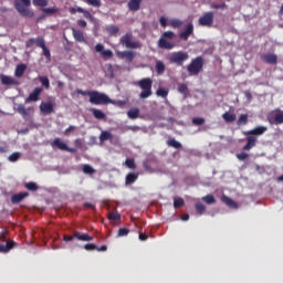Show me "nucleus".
Returning a JSON list of instances; mask_svg holds the SVG:
<instances>
[{"mask_svg": "<svg viewBox=\"0 0 283 283\" xmlns=\"http://www.w3.org/2000/svg\"><path fill=\"white\" fill-rule=\"evenodd\" d=\"M75 93L81 94V96H88L92 105H109V103H114L109 96L98 91H83L77 88Z\"/></svg>", "mask_w": 283, "mask_h": 283, "instance_id": "nucleus-1", "label": "nucleus"}, {"mask_svg": "<svg viewBox=\"0 0 283 283\" xmlns=\"http://www.w3.org/2000/svg\"><path fill=\"white\" fill-rule=\"evenodd\" d=\"M175 39L176 33L174 31H166L160 35L157 45L160 50H174L176 48Z\"/></svg>", "mask_w": 283, "mask_h": 283, "instance_id": "nucleus-2", "label": "nucleus"}, {"mask_svg": "<svg viewBox=\"0 0 283 283\" xmlns=\"http://www.w3.org/2000/svg\"><path fill=\"white\" fill-rule=\"evenodd\" d=\"M136 85L142 90L139 94V98H143V99L149 98V96L154 94V92L151 91V87L154 86V81L151 80V77H144L139 80L136 83Z\"/></svg>", "mask_w": 283, "mask_h": 283, "instance_id": "nucleus-3", "label": "nucleus"}, {"mask_svg": "<svg viewBox=\"0 0 283 283\" xmlns=\"http://www.w3.org/2000/svg\"><path fill=\"white\" fill-rule=\"evenodd\" d=\"M30 6H32V2L30 0H15L14 1V8L21 14V17H24L25 19H32L34 17V11L32 9H29Z\"/></svg>", "mask_w": 283, "mask_h": 283, "instance_id": "nucleus-4", "label": "nucleus"}, {"mask_svg": "<svg viewBox=\"0 0 283 283\" xmlns=\"http://www.w3.org/2000/svg\"><path fill=\"white\" fill-rule=\"evenodd\" d=\"M189 61V53L185 51H175L168 55V63L182 67Z\"/></svg>", "mask_w": 283, "mask_h": 283, "instance_id": "nucleus-5", "label": "nucleus"}, {"mask_svg": "<svg viewBox=\"0 0 283 283\" xmlns=\"http://www.w3.org/2000/svg\"><path fill=\"white\" fill-rule=\"evenodd\" d=\"M205 67V59L202 56H197L191 60L190 64L187 66V71L190 76H198L202 69Z\"/></svg>", "mask_w": 283, "mask_h": 283, "instance_id": "nucleus-6", "label": "nucleus"}, {"mask_svg": "<svg viewBox=\"0 0 283 283\" xmlns=\"http://www.w3.org/2000/svg\"><path fill=\"white\" fill-rule=\"evenodd\" d=\"M34 44L38 48H41V50L43 51V54H44L45 59H48V61H50V59H52V54L50 53L49 48L45 45V39H43V36H39L36 39L31 38L27 41V48H32Z\"/></svg>", "mask_w": 283, "mask_h": 283, "instance_id": "nucleus-7", "label": "nucleus"}, {"mask_svg": "<svg viewBox=\"0 0 283 283\" xmlns=\"http://www.w3.org/2000/svg\"><path fill=\"white\" fill-rule=\"evenodd\" d=\"M268 120L270 125H283V111L275 109L268 115Z\"/></svg>", "mask_w": 283, "mask_h": 283, "instance_id": "nucleus-8", "label": "nucleus"}, {"mask_svg": "<svg viewBox=\"0 0 283 283\" xmlns=\"http://www.w3.org/2000/svg\"><path fill=\"white\" fill-rule=\"evenodd\" d=\"M132 33H126L124 36H122V45H125V48H129L130 50H138V48H142L140 42L132 41Z\"/></svg>", "mask_w": 283, "mask_h": 283, "instance_id": "nucleus-9", "label": "nucleus"}, {"mask_svg": "<svg viewBox=\"0 0 283 283\" xmlns=\"http://www.w3.org/2000/svg\"><path fill=\"white\" fill-rule=\"evenodd\" d=\"M199 25L202 28H211L213 25V12L209 11L199 18Z\"/></svg>", "mask_w": 283, "mask_h": 283, "instance_id": "nucleus-10", "label": "nucleus"}, {"mask_svg": "<svg viewBox=\"0 0 283 283\" xmlns=\"http://www.w3.org/2000/svg\"><path fill=\"white\" fill-rule=\"evenodd\" d=\"M52 147H57L61 151H69L70 154H76V148H70L67 144L63 143L61 138H55L52 144Z\"/></svg>", "mask_w": 283, "mask_h": 283, "instance_id": "nucleus-11", "label": "nucleus"}, {"mask_svg": "<svg viewBox=\"0 0 283 283\" xmlns=\"http://www.w3.org/2000/svg\"><path fill=\"white\" fill-rule=\"evenodd\" d=\"M189 36H193V22L187 23L184 31L179 33V39H181V41H189Z\"/></svg>", "mask_w": 283, "mask_h": 283, "instance_id": "nucleus-12", "label": "nucleus"}, {"mask_svg": "<svg viewBox=\"0 0 283 283\" xmlns=\"http://www.w3.org/2000/svg\"><path fill=\"white\" fill-rule=\"evenodd\" d=\"M269 132V127L266 126H258L251 130L243 132L244 136H262Z\"/></svg>", "mask_w": 283, "mask_h": 283, "instance_id": "nucleus-13", "label": "nucleus"}, {"mask_svg": "<svg viewBox=\"0 0 283 283\" xmlns=\"http://www.w3.org/2000/svg\"><path fill=\"white\" fill-rule=\"evenodd\" d=\"M95 52H98L99 54H102L105 61L114 56V53L112 52V50H105V46L102 43H98L95 45Z\"/></svg>", "mask_w": 283, "mask_h": 283, "instance_id": "nucleus-14", "label": "nucleus"}, {"mask_svg": "<svg viewBox=\"0 0 283 283\" xmlns=\"http://www.w3.org/2000/svg\"><path fill=\"white\" fill-rule=\"evenodd\" d=\"M43 92V88L35 87L32 93L29 94V96L25 98V103H36L39 101V96H41V93Z\"/></svg>", "mask_w": 283, "mask_h": 283, "instance_id": "nucleus-15", "label": "nucleus"}, {"mask_svg": "<svg viewBox=\"0 0 283 283\" xmlns=\"http://www.w3.org/2000/svg\"><path fill=\"white\" fill-rule=\"evenodd\" d=\"M261 60L268 65H277V56L275 53H265L261 55Z\"/></svg>", "mask_w": 283, "mask_h": 283, "instance_id": "nucleus-16", "label": "nucleus"}, {"mask_svg": "<svg viewBox=\"0 0 283 283\" xmlns=\"http://www.w3.org/2000/svg\"><path fill=\"white\" fill-rule=\"evenodd\" d=\"M0 81L2 85H19V81H17V78L12 77V76H8V75H0Z\"/></svg>", "mask_w": 283, "mask_h": 283, "instance_id": "nucleus-17", "label": "nucleus"}, {"mask_svg": "<svg viewBox=\"0 0 283 283\" xmlns=\"http://www.w3.org/2000/svg\"><path fill=\"white\" fill-rule=\"evenodd\" d=\"M258 143V137L255 136H248L247 137V145L243 146V151H250V149H253Z\"/></svg>", "mask_w": 283, "mask_h": 283, "instance_id": "nucleus-18", "label": "nucleus"}, {"mask_svg": "<svg viewBox=\"0 0 283 283\" xmlns=\"http://www.w3.org/2000/svg\"><path fill=\"white\" fill-rule=\"evenodd\" d=\"M28 196H30L29 192L15 193L11 197V202H12V205H19V202H22L23 200H25V198H28Z\"/></svg>", "mask_w": 283, "mask_h": 283, "instance_id": "nucleus-19", "label": "nucleus"}, {"mask_svg": "<svg viewBox=\"0 0 283 283\" xmlns=\"http://www.w3.org/2000/svg\"><path fill=\"white\" fill-rule=\"evenodd\" d=\"M40 112L42 114H52V112H54V105L50 102H42L40 105Z\"/></svg>", "mask_w": 283, "mask_h": 283, "instance_id": "nucleus-20", "label": "nucleus"}, {"mask_svg": "<svg viewBox=\"0 0 283 283\" xmlns=\"http://www.w3.org/2000/svg\"><path fill=\"white\" fill-rule=\"evenodd\" d=\"M116 55L118 56V59H126L128 63H132V61H134V52L132 51H118Z\"/></svg>", "mask_w": 283, "mask_h": 283, "instance_id": "nucleus-21", "label": "nucleus"}, {"mask_svg": "<svg viewBox=\"0 0 283 283\" xmlns=\"http://www.w3.org/2000/svg\"><path fill=\"white\" fill-rule=\"evenodd\" d=\"M17 112L18 114H21L23 118H28L30 112H34V107L31 106L29 108H25V105L19 104L17 107Z\"/></svg>", "mask_w": 283, "mask_h": 283, "instance_id": "nucleus-22", "label": "nucleus"}, {"mask_svg": "<svg viewBox=\"0 0 283 283\" xmlns=\"http://www.w3.org/2000/svg\"><path fill=\"white\" fill-rule=\"evenodd\" d=\"M73 238H76L80 242H92V240H94V237L81 232H74Z\"/></svg>", "mask_w": 283, "mask_h": 283, "instance_id": "nucleus-23", "label": "nucleus"}, {"mask_svg": "<svg viewBox=\"0 0 283 283\" xmlns=\"http://www.w3.org/2000/svg\"><path fill=\"white\" fill-rule=\"evenodd\" d=\"M14 247H17V242L7 241V244H0V253H10Z\"/></svg>", "mask_w": 283, "mask_h": 283, "instance_id": "nucleus-24", "label": "nucleus"}, {"mask_svg": "<svg viewBox=\"0 0 283 283\" xmlns=\"http://www.w3.org/2000/svg\"><path fill=\"white\" fill-rule=\"evenodd\" d=\"M73 36L77 43H86L87 41L85 40V34H83V31L72 29Z\"/></svg>", "mask_w": 283, "mask_h": 283, "instance_id": "nucleus-25", "label": "nucleus"}, {"mask_svg": "<svg viewBox=\"0 0 283 283\" xmlns=\"http://www.w3.org/2000/svg\"><path fill=\"white\" fill-rule=\"evenodd\" d=\"M28 70V65L20 63L17 65L15 71H14V76L17 78H21V76H23V74H25V71Z\"/></svg>", "mask_w": 283, "mask_h": 283, "instance_id": "nucleus-26", "label": "nucleus"}, {"mask_svg": "<svg viewBox=\"0 0 283 283\" xmlns=\"http://www.w3.org/2000/svg\"><path fill=\"white\" fill-rule=\"evenodd\" d=\"M143 3V0H129L128 1V9L132 12H138L140 10V4Z\"/></svg>", "mask_w": 283, "mask_h": 283, "instance_id": "nucleus-27", "label": "nucleus"}, {"mask_svg": "<svg viewBox=\"0 0 283 283\" xmlns=\"http://www.w3.org/2000/svg\"><path fill=\"white\" fill-rule=\"evenodd\" d=\"M221 201L227 205V207H230V209H238V202H235L233 199L227 197L226 195H223L221 197Z\"/></svg>", "mask_w": 283, "mask_h": 283, "instance_id": "nucleus-28", "label": "nucleus"}, {"mask_svg": "<svg viewBox=\"0 0 283 283\" xmlns=\"http://www.w3.org/2000/svg\"><path fill=\"white\" fill-rule=\"evenodd\" d=\"M91 113L96 120H105V118H107V115H105V113L98 108H91Z\"/></svg>", "mask_w": 283, "mask_h": 283, "instance_id": "nucleus-29", "label": "nucleus"}, {"mask_svg": "<svg viewBox=\"0 0 283 283\" xmlns=\"http://www.w3.org/2000/svg\"><path fill=\"white\" fill-rule=\"evenodd\" d=\"M170 28H174V30H178L179 28H182L185 25V22L178 18H174L169 21Z\"/></svg>", "mask_w": 283, "mask_h": 283, "instance_id": "nucleus-30", "label": "nucleus"}, {"mask_svg": "<svg viewBox=\"0 0 283 283\" xmlns=\"http://www.w3.org/2000/svg\"><path fill=\"white\" fill-rule=\"evenodd\" d=\"M155 70H156V73L159 75L165 74V70H166L165 62L157 60L155 64Z\"/></svg>", "mask_w": 283, "mask_h": 283, "instance_id": "nucleus-31", "label": "nucleus"}, {"mask_svg": "<svg viewBox=\"0 0 283 283\" xmlns=\"http://www.w3.org/2000/svg\"><path fill=\"white\" fill-rule=\"evenodd\" d=\"M138 180V172H129L126 176V185H134Z\"/></svg>", "mask_w": 283, "mask_h": 283, "instance_id": "nucleus-32", "label": "nucleus"}, {"mask_svg": "<svg viewBox=\"0 0 283 283\" xmlns=\"http://www.w3.org/2000/svg\"><path fill=\"white\" fill-rule=\"evenodd\" d=\"M222 118L226 123H235L238 116H235V114L226 112V113H223Z\"/></svg>", "mask_w": 283, "mask_h": 283, "instance_id": "nucleus-33", "label": "nucleus"}, {"mask_svg": "<svg viewBox=\"0 0 283 283\" xmlns=\"http://www.w3.org/2000/svg\"><path fill=\"white\" fill-rule=\"evenodd\" d=\"M167 145H168V147H174V149H181L182 148V144H180V142H178L174 138H169L167 140Z\"/></svg>", "mask_w": 283, "mask_h": 283, "instance_id": "nucleus-34", "label": "nucleus"}, {"mask_svg": "<svg viewBox=\"0 0 283 283\" xmlns=\"http://www.w3.org/2000/svg\"><path fill=\"white\" fill-rule=\"evenodd\" d=\"M128 118H132V120H135V118H138L140 116V109L138 108H132L127 112Z\"/></svg>", "mask_w": 283, "mask_h": 283, "instance_id": "nucleus-35", "label": "nucleus"}, {"mask_svg": "<svg viewBox=\"0 0 283 283\" xmlns=\"http://www.w3.org/2000/svg\"><path fill=\"white\" fill-rule=\"evenodd\" d=\"M249 123V115L248 114H242L239 116L238 120H237V125H248Z\"/></svg>", "mask_w": 283, "mask_h": 283, "instance_id": "nucleus-36", "label": "nucleus"}, {"mask_svg": "<svg viewBox=\"0 0 283 283\" xmlns=\"http://www.w3.org/2000/svg\"><path fill=\"white\" fill-rule=\"evenodd\" d=\"M101 143H105V140H112V133L107 130H103L99 135Z\"/></svg>", "mask_w": 283, "mask_h": 283, "instance_id": "nucleus-37", "label": "nucleus"}, {"mask_svg": "<svg viewBox=\"0 0 283 283\" xmlns=\"http://www.w3.org/2000/svg\"><path fill=\"white\" fill-rule=\"evenodd\" d=\"M84 3H87V6H92L93 8H101L103 6V2L101 0H83Z\"/></svg>", "mask_w": 283, "mask_h": 283, "instance_id": "nucleus-38", "label": "nucleus"}, {"mask_svg": "<svg viewBox=\"0 0 283 283\" xmlns=\"http://www.w3.org/2000/svg\"><path fill=\"white\" fill-rule=\"evenodd\" d=\"M202 201L206 202V205H216V197H213V195H207L202 197Z\"/></svg>", "mask_w": 283, "mask_h": 283, "instance_id": "nucleus-39", "label": "nucleus"}, {"mask_svg": "<svg viewBox=\"0 0 283 283\" xmlns=\"http://www.w3.org/2000/svg\"><path fill=\"white\" fill-rule=\"evenodd\" d=\"M82 171L84 174H87L88 176H92V175L96 174V170L92 166H90L87 164L83 166Z\"/></svg>", "mask_w": 283, "mask_h": 283, "instance_id": "nucleus-40", "label": "nucleus"}, {"mask_svg": "<svg viewBox=\"0 0 283 283\" xmlns=\"http://www.w3.org/2000/svg\"><path fill=\"white\" fill-rule=\"evenodd\" d=\"M195 209L197 213H199V216H202L205 211H207V207H205V205H202L201 202L196 203Z\"/></svg>", "mask_w": 283, "mask_h": 283, "instance_id": "nucleus-41", "label": "nucleus"}, {"mask_svg": "<svg viewBox=\"0 0 283 283\" xmlns=\"http://www.w3.org/2000/svg\"><path fill=\"white\" fill-rule=\"evenodd\" d=\"M180 207H185V199L182 198H175L174 199V208L175 209H180Z\"/></svg>", "mask_w": 283, "mask_h": 283, "instance_id": "nucleus-42", "label": "nucleus"}, {"mask_svg": "<svg viewBox=\"0 0 283 283\" xmlns=\"http://www.w3.org/2000/svg\"><path fill=\"white\" fill-rule=\"evenodd\" d=\"M178 92H179V94L187 96V94H189V87L187 86V84H179Z\"/></svg>", "mask_w": 283, "mask_h": 283, "instance_id": "nucleus-43", "label": "nucleus"}, {"mask_svg": "<svg viewBox=\"0 0 283 283\" xmlns=\"http://www.w3.org/2000/svg\"><path fill=\"white\" fill-rule=\"evenodd\" d=\"M156 95L157 96H160L161 98H167V96H169V91L163 88V87H159L157 91H156Z\"/></svg>", "mask_w": 283, "mask_h": 283, "instance_id": "nucleus-44", "label": "nucleus"}, {"mask_svg": "<svg viewBox=\"0 0 283 283\" xmlns=\"http://www.w3.org/2000/svg\"><path fill=\"white\" fill-rule=\"evenodd\" d=\"M25 189H28V191H38L39 190V186L36 184H34L33 181L27 182L24 185Z\"/></svg>", "mask_w": 283, "mask_h": 283, "instance_id": "nucleus-45", "label": "nucleus"}, {"mask_svg": "<svg viewBox=\"0 0 283 283\" xmlns=\"http://www.w3.org/2000/svg\"><path fill=\"white\" fill-rule=\"evenodd\" d=\"M108 220H114L115 222H118L120 220V213L117 211L109 212L107 216Z\"/></svg>", "mask_w": 283, "mask_h": 283, "instance_id": "nucleus-46", "label": "nucleus"}, {"mask_svg": "<svg viewBox=\"0 0 283 283\" xmlns=\"http://www.w3.org/2000/svg\"><path fill=\"white\" fill-rule=\"evenodd\" d=\"M40 83L45 87V90H50V80L46 76H41Z\"/></svg>", "mask_w": 283, "mask_h": 283, "instance_id": "nucleus-47", "label": "nucleus"}, {"mask_svg": "<svg viewBox=\"0 0 283 283\" xmlns=\"http://www.w3.org/2000/svg\"><path fill=\"white\" fill-rule=\"evenodd\" d=\"M43 12H44V14H56V12H59V8H56V7L44 8Z\"/></svg>", "mask_w": 283, "mask_h": 283, "instance_id": "nucleus-48", "label": "nucleus"}, {"mask_svg": "<svg viewBox=\"0 0 283 283\" xmlns=\"http://www.w3.org/2000/svg\"><path fill=\"white\" fill-rule=\"evenodd\" d=\"M125 165L128 169H136V161L132 158H127Z\"/></svg>", "mask_w": 283, "mask_h": 283, "instance_id": "nucleus-49", "label": "nucleus"}, {"mask_svg": "<svg viewBox=\"0 0 283 283\" xmlns=\"http://www.w3.org/2000/svg\"><path fill=\"white\" fill-rule=\"evenodd\" d=\"M33 6L45 8V6H48V0H33Z\"/></svg>", "mask_w": 283, "mask_h": 283, "instance_id": "nucleus-50", "label": "nucleus"}, {"mask_svg": "<svg viewBox=\"0 0 283 283\" xmlns=\"http://www.w3.org/2000/svg\"><path fill=\"white\" fill-rule=\"evenodd\" d=\"M19 158H21V153H12L9 156L10 163H17V160H19Z\"/></svg>", "mask_w": 283, "mask_h": 283, "instance_id": "nucleus-51", "label": "nucleus"}, {"mask_svg": "<svg viewBox=\"0 0 283 283\" xmlns=\"http://www.w3.org/2000/svg\"><path fill=\"white\" fill-rule=\"evenodd\" d=\"M118 238H123L125 235H129V229L127 228H120L117 232Z\"/></svg>", "mask_w": 283, "mask_h": 283, "instance_id": "nucleus-52", "label": "nucleus"}, {"mask_svg": "<svg viewBox=\"0 0 283 283\" xmlns=\"http://www.w3.org/2000/svg\"><path fill=\"white\" fill-rule=\"evenodd\" d=\"M107 32H108V34H118L119 29L116 25H111V27H108Z\"/></svg>", "mask_w": 283, "mask_h": 283, "instance_id": "nucleus-53", "label": "nucleus"}, {"mask_svg": "<svg viewBox=\"0 0 283 283\" xmlns=\"http://www.w3.org/2000/svg\"><path fill=\"white\" fill-rule=\"evenodd\" d=\"M84 249H85V251H96L97 245L94 244V243H86V244L84 245Z\"/></svg>", "mask_w": 283, "mask_h": 283, "instance_id": "nucleus-54", "label": "nucleus"}, {"mask_svg": "<svg viewBox=\"0 0 283 283\" xmlns=\"http://www.w3.org/2000/svg\"><path fill=\"white\" fill-rule=\"evenodd\" d=\"M8 231L7 230H3L0 234V242H6V244H8Z\"/></svg>", "mask_w": 283, "mask_h": 283, "instance_id": "nucleus-55", "label": "nucleus"}, {"mask_svg": "<svg viewBox=\"0 0 283 283\" xmlns=\"http://www.w3.org/2000/svg\"><path fill=\"white\" fill-rule=\"evenodd\" d=\"M159 23H160L161 28H167V25H169V22L165 15L159 18Z\"/></svg>", "mask_w": 283, "mask_h": 283, "instance_id": "nucleus-56", "label": "nucleus"}, {"mask_svg": "<svg viewBox=\"0 0 283 283\" xmlns=\"http://www.w3.org/2000/svg\"><path fill=\"white\" fill-rule=\"evenodd\" d=\"M192 123L195 125H197V126H200V125H202L205 123V118H202V117H195V118H192Z\"/></svg>", "mask_w": 283, "mask_h": 283, "instance_id": "nucleus-57", "label": "nucleus"}, {"mask_svg": "<svg viewBox=\"0 0 283 283\" xmlns=\"http://www.w3.org/2000/svg\"><path fill=\"white\" fill-rule=\"evenodd\" d=\"M237 158L238 160H247V158H249V154L247 153L237 154Z\"/></svg>", "mask_w": 283, "mask_h": 283, "instance_id": "nucleus-58", "label": "nucleus"}, {"mask_svg": "<svg viewBox=\"0 0 283 283\" xmlns=\"http://www.w3.org/2000/svg\"><path fill=\"white\" fill-rule=\"evenodd\" d=\"M75 130H76V126H69L65 129L64 134L67 136V135H70L71 132H75Z\"/></svg>", "mask_w": 283, "mask_h": 283, "instance_id": "nucleus-59", "label": "nucleus"}, {"mask_svg": "<svg viewBox=\"0 0 283 283\" xmlns=\"http://www.w3.org/2000/svg\"><path fill=\"white\" fill-rule=\"evenodd\" d=\"M82 14H83V17H84L85 19H92V13H90V11H87V10H85V9H84V12H82Z\"/></svg>", "mask_w": 283, "mask_h": 283, "instance_id": "nucleus-60", "label": "nucleus"}, {"mask_svg": "<svg viewBox=\"0 0 283 283\" xmlns=\"http://www.w3.org/2000/svg\"><path fill=\"white\" fill-rule=\"evenodd\" d=\"M77 25H80V28H86L87 27V22L85 20H78L77 21Z\"/></svg>", "mask_w": 283, "mask_h": 283, "instance_id": "nucleus-61", "label": "nucleus"}, {"mask_svg": "<svg viewBox=\"0 0 283 283\" xmlns=\"http://www.w3.org/2000/svg\"><path fill=\"white\" fill-rule=\"evenodd\" d=\"M85 11V9L77 7L75 9H72L71 12H80V14H83V12Z\"/></svg>", "mask_w": 283, "mask_h": 283, "instance_id": "nucleus-62", "label": "nucleus"}, {"mask_svg": "<svg viewBox=\"0 0 283 283\" xmlns=\"http://www.w3.org/2000/svg\"><path fill=\"white\" fill-rule=\"evenodd\" d=\"M74 234L73 235H64V242H72L74 240Z\"/></svg>", "mask_w": 283, "mask_h": 283, "instance_id": "nucleus-63", "label": "nucleus"}, {"mask_svg": "<svg viewBox=\"0 0 283 283\" xmlns=\"http://www.w3.org/2000/svg\"><path fill=\"white\" fill-rule=\"evenodd\" d=\"M116 105H117V107H125V105H127V103L125 101H117Z\"/></svg>", "mask_w": 283, "mask_h": 283, "instance_id": "nucleus-64", "label": "nucleus"}]
</instances>
